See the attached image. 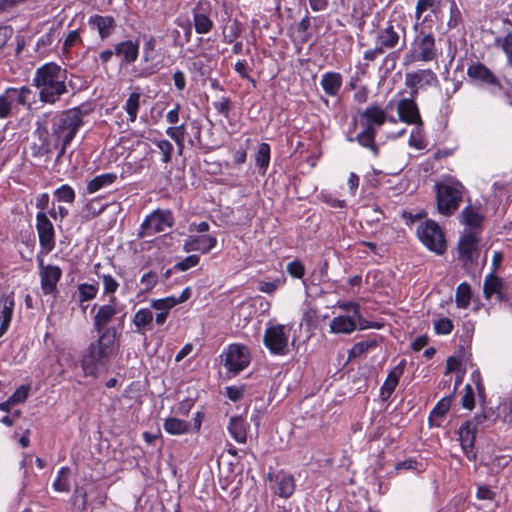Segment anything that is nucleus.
<instances>
[{
  "instance_id": "obj_1",
  "label": "nucleus",
  "mask_w": 512,
  "mask_h": 512,
  "mask_svg": "<svg viewBox=\"0 0 512 512\" xmlns=\"http://www.w3.org/2000/svg\"><path fill=\"white\" fill-rule=\"evenodd\" d=\"M66 70L61 69L55 63H47L35 72L34 85L39 89V97L42 102L54 104L60 97L68 92Z\"/></svg>"
},
{
  "instance_id": "obj_2",
  "label": "nucleus",
  "mask_w": 512,
  "mask_h": 512,
  "mask_svg": "<svg viewBox=\"0 0 512 512\" xmlns=\"http://www.w3.org/2000/svg\"><path fill=\"white\" fill-rule=\"evenodd\" d=\"M375 41V48L364 52V60L374 61L386 50L395 49L399 45L400 49L404 48L406 46V29L399 21L390 20L384 28L377 30Z\"/></svg>"
},
{
  "instance_id": "obj_3",
  "label": "nucleus",
  "mask_w": 512,
  "mask_h": 512,
  "mask_svg": "<svg viewBox=\"0 0 512 512\" xmlns=\"http://www.w3.org/2000/svg\"><path fill=\"white\" fill-rule=\"evenodd\" d=\"M115 328H107L97 341L90 344L82 359V368L85 375H96L99 367L104 366L113 352L115 342Z\"/></svg>"
},
{
  "instance_id": "obj_4",
  "label": "nucleus",
  "mask_w": 512,
  "mask_h": 512,
  "mask_svg": "<svg viewBox=\"0 0 512 512\" xmlns=\"http://www.w3.org/2000/svg\"><path fill=\"white\" fill-rule=\"evenodd\" d=\"M83 125V112L79 108L69 109L53 117L52 136L58 142L70 144Z\"/></svg>"
},
{
  "instance_id": "obj_5",
  "label": "nucleus",
  "mask_w": 512,
  "mask_h": 512,
  "mask_svg": "<svg viewBox=\"0 0 512 512\" xmlns=\"http://www.w3.org/2000/svg\"><path fill=\"white\" fill-rule=\"evenodd\" d=\"M436 200L440 214L450 216L459 208L464 187L460 183L437 184Z\"/></svg>"
},
{
  "instance_id": "obj_6",
  "label": "nucleus",
  "mask_w": 512,
  "mask_h": 512,
  "mask_svg": "<svg viewBox=\"0 0 512 512\" xmlns=\"http://www.w3.org/2000/svg\"><path fill=\"white\" fill-rule=\"evenodd\" d=\"M421 242L431 251L442 254L446 249L444 233L440 226L433 220H426L417 229Z\"/></svg>"
},
{
  "instance_id": "obj_7",
  "label": "nucleus",
  "mask_w": 512,
  "mask_h": 512,
  "mask_svg": "<svg viewBox=\"0 0 512 512\" xmlns=\"http://www.w3.org/2000/svg\"><path fill=\"white\" fill-rule=\"evenodd\" d=\"M289 333L285 325L270 326L263 336L264 345L275 355H285L288 347Z\"/></svg>"
},
{
  "instance_id": "obj_8",
  "label": "nucleus",
  "mask_w": 512,
  "mask_h": 512,
  "mask_svg": "<svg viewBox=\"0 0 512 512\" xmlns=\"http://www.w3.org/2000/svg\"><path fill=\"white\" fill-rule=\"evenodd\" d=\"M173 216L169 210H156L141 225V237L165 232L173 226Z\"/></svg>"
},
{
  "instance_id": "obj_9",
  "label": "nucleus",
  "mask_w": 512,
  "mask_h": 512,
  "mask_svg": "<svg viewBox=\"0 0 512 512\" xmlns=\"http://www.w3.org/2000/svg\"><path fill=\"white\" fill-rule=\"evenodd\" d=\"M437 75L430 69H419L405 74V85L410 89V96L415 98L420 89L438 86Z\"/></svg>"
},
{
  "instance_id": "obj_10",
  "label": "nucleus",
  "mask_w": 512,
  "mask_h": 512,
  "mask_svg": "<svg viewBox=\"0 0 512 512\" xmlns=\"http://www.w3.org/2000/svg\"><path fill=\"white\" fill-rule=\"evenodd\" d=\"M414 59L429 62L437 57L435 37L432 33L420 32L413 42Z\"/></svg>"
},
{
  "instance_id": "obj_11",
  "label": "nucleus",
  "mask_w": 512,
  "mask_h": 512,
  "mask_svg": "<svg viewBox=\"0 0 512 512\" xmlns=\"http://www.w3.org/2000/svg\"><path fill=\"white\" fill-rule=\"evenodd\" d=\"M249 363L250 354L246 346L232 344L228 347L225 354L224 365L230 372L237 374L245 369Z\"/></svg>"
},
{
  "instance_id": "obj_12",
  "label": "nucleus",
  "mask_w": 512,
  "mask_h": 512,
  "mask_svg": "<svg viewBox=\"0 0 512 512\" xmlns=\"http://www.w3.org/2000/svg\"><path fill=\"white\" fill-rule=\"evenodd\" d=\"M36 229L40 245L47 252H50L55 246L54 227L43 211L38 212L36 215Z\"/></svg>"
},
{
  "instance_id": "obj_13",
  "label": "nucleus",
  "mask_w": 512,
  "mask_h": 512,
  "mask_svg": "<svg viewBox=\"0 0 512 512\" xmlns=\"http://www.w3.org/2000/svg\"><path fill=\"white\" fill-rule=\"evenodd\" d=\"M484 415H476L473 420L466 421L460 426L459 440L465 454L470 457L473 452L477 425L484 421Z\"/></svg>"
},
{
  "instance_id": "obj_14",
  "label": "nucleus",
  "mask_w": 512,
  "mask_h": 512,
  "mask_svg": "<svg viewBox=\"0 0 512 512\" xmlns=\"http://www.w3.org/2000/svg\"><path fill=\"white\" fill-rule=\"evenodd\" d=\"M41 288L44 294H54L57 290L62 270L58 266L44 265L43 260H39Z\"/></svg>"
},
{
  "instance_id": "obj_15",
  "label": "nucleus",
  "mask_w": 512,
  "mask_h": 512,
  "mask_svg": "<svg viewBox=\"0 0 512 512\" xmlns=\"http://www.w3.org/2000/svg\"><path fill=\"white\" fill-rule=\"evenodd\" d=\"M467 75L475 81L504 90L498 77L483 63H472L467 69Z\"/></svg>"
},
{
  "instance_id": "obj_16",
  "label": "nucleus",
  "mask_w": 512,
  "mask_h": 512,
  "mask_svg": "<svg viewBox=\"0 0 512 512\" xmlns=\"http://www.w3.org/2000/svg\"><path fill=\"white\" fill-rule=\"evenodd\" d=\"M397 112L401 121L408 124L422 125V119L414 98H403L398 102Z\"/></svg>"
},
{
  "instance_id": "obj_17",
  "label": "nucleus",
  "mask_w": 512,
  "mask_h": 512,
  "mask_svg": "<svg viewBox=\"0 0 512 512\" xmlns=\"http://www.w3.org/2000/svg\"><path fill=\"white\" fill-rule=\"evenodd\" d=\"M267 478L270 482H275L274 491L281 497L291 496L295 490L294 478L291 475L281 471L276 474L269 472Z\"/></svg>"
},
{
  "instance_id": "obj_18",
  "label": "nucleus",
  "mask_w": 512,
  "mask_h": 512,
  "mask_svg": "<svg viewBox=\"0 0 512 512\" xmlns=\"http://www.w3.org/2000/svg\"><path fill=\"white\" fill-rule=\"evenodd\" d=\"M115 301L116 298L114 296L110 297V303L100 306L96 315L94 316V328L99 333V335H102V333L107 329L106 325L117 314V310L114 307Z\"/></svg>"
},
{
  "instance_id": "obj_19",
  "label": "nucleus",
  "mask_w": 512,
  "mask_h": 512,
  "mask_svg": "<svg viewBox=\"0 0 512 512\" xmlns=\"http://www.w3.org/2000/svg\"><path fill=\"white\" fill-rule=\"evenodd\" d=\"M216 243V238L210 235L189 237L184 242L183 250L185 252L199 251L206 254L216 246Z\"/></svg>"
},
{
  "instance_id": "obj_20",
  "label": "nucleus",
  "mask_w": 512,
  "mask_h": 512,
  "mask_svg": "<svg viewBox=\"0 0 512 512\" xmlns=\"http://www.w3.org/2000/svg\"><path fill=\"white\" fill-rule=\"evenodd\" d=\"M209 10L208 4L202 2H199L193 10L194 27L198 34H206L213 27V22L208 16Z\"/></svg>"
},
{
  "instance_id": "obj_21",
  "label": "nucleus",
  "mask_w": 512,
  "mask_h": 512,
  "mask_svg": "<svg viewBox=\"0 0 512 512\" xmlns=\"http://www.w3.org/2000/svg\"><path fill=\"white\" fill-rule=\"evenodd\" d=\"M88 23L98 31L102 40L110 37L116 28V21L112 16L92 15Z\"/></svg>"
},
{
  "instance_id": "obj_22",
  "label": "nucleus",
  "mask_w": 512,
  "mask_h": 512,
  "mask_svg": "<svg viewBox=\"0 0 512 512\" xmlns=\"http://www.w3.org/2000/svg\"><path fill=\"white\" fill-rule=\"evenodd\" d=\"M505 284L501 278L496 276L495 269L485 277L483 291L486 299L496 295L499 300L504 299Z\"/></svg>"
},
{
  "instance_id": "obj_23",
  "label": "nucleus",
  "mask_w": 512,
  "mask_h": 512,
  "mask_svg": "<svg viewBox=\"0 0 512 512\" xmlns=\"http://www.w3.org/2000/svg\"><path fill=\"white\" fill-rule=\"evenodd\" d=\"M139 43L132 40L122 41L115 45V54L122 57L125 64L134 63L138 58Z\"/></svg>"
},
{
  "instance_id": "obj_24",
  "label": "nucleus",
  "mask_w": 512,
  "mask_h": 512,
  "mask_svg": "<svg viewBox=\"0 0 512 512\" xmlns=\"http://www.w3.org/2000/svg\"><path fill=\"white\" fill-rule=\"evenodd\" d=\"M403 370V366L398 365L388 373L387 378L380 390V397L383 401L388 400L394 392L398 385L399 378L403 374Z\"/></svg>"
},
{
  "instance_id": "obj_25",
  "label": "nucleus",
  "mask_w": 512,
  "mask_h": 512,
  "mask_svg": "<svg viewBox=\"0 0 512 512\" xmlns=\"http://www.w3.org/2000/svg\"><path fill=\"white\" fill-rule=\"evenodd\" d=\"M477 243L478 240L473 233L465 234L459 244L458 251L461 258L465 261H470L477 254Z\"/></svg>"
},
{
  "instance_id": "obj_26",
  "label": "nucleus",
  "mask_w": 512,
  "mask_h": 512,
  "mask_svg": "<svg viewBox=\"0 0 512 512\" xmlns=\"http://www.w3.org/2000/svg\"><path fill=\"white\" fill-rule=\"evenodd\" d=\"M174 306H176V302L173 296L151 301V307L158 311L155 317V321L158 325L166 321L169 311Z\"/></svg>"
},
{
  "instance_id": "obj_27",
  "label": "nucleus",
  "mask_w": 512,
  "mask_h": 512,
  "mask_svg": "<svg viewBox=\"0 0 512 512\" xmlns=\"http://www.w3.org/2000/svg\"><path fill=\"white\" fill-rule=\"evenodd\" d=\"M357 328V324L353 317L349 316H338L332 319L330 322L331 332L335 334H351Z\"/></svg>"
},
{
  "instance_id": "obj_28",
  "label": "nucleus",
  "mask_w": 512,
  "mask_h": 512,
  "mask_svg": "<svg viewBox=\"0 0 512 512\" xmlns=\"http://www.w3.org/2000/svg\"><path fill=\"white\" fill-rule=\"evenodd\" d=\"M451 406V397H444L433 408L429 416L430 425L440 427Z\"/></svg>"
},
{
  "instance_id": "obj_29",
  "label": "nucleus",
  "mask_w": 512,
  "mask_h": 512,
  "mask_svg": "<svg viewBox=\"0 0 512 512\" xmlns=\"http://www.w3.org/2000/svg\"><path fill=\"white\" fill-rule=\"evenodd\" d=\"M376 128L372 125H367L366 128L357 135L356 140L357 142L365 147L369 148L374 156L379 155V148L375 143V136H376Z\"/></svg>"
},
{
  "instance_id": "obj_30",
  "label": "nucleus",
  "mask_w": 512,
  "mask_h": 512,
  "mask_svg": "<svg viewBox=\"0 0 512 512\" xmlns=\"http://www.w3.org/2000/svg\"><path fill=\"white\" fill-rule=\"evenodd\" d=\"M342 85V77L339 73L327 72L322 76L321 86L326 94L336 96Z\"/></svg>"
},
{
  "instance_id": "obj_31",
  "label": "nucleus",
  "mask_w": 512,
  "mask_h": 512,
  "mask_svg": "<svg viewBox=\"0 0 512 512\" xmlns=\"http://www.w3.org/2000/svg\"><path fill=\"white\" fill-rule=\"evenodd\" d=\"M361 117L367 121V125L381 126L385 123L387 114L378 105H371L365 109Z\"/></svg>"
},
{
  "instance_id": "obj_32",
  "label": "nucleus",
  "mask_w": 512,
  "mask_h": 512,
  "mask_svg": "<svg viewBox=\"0 0 512 512\" xmlns=\"http://www.w3.org/2000/svg\"><path fill=\"white\" fill-rule=\"evenodd\" d=\"M228 430L231 436L239 443H245L247 439V431L244 419L241 416L232 417L230 419Z\"/></svg>"
},
{
  "instance_id": "obj_33",
  "label": "nucleus",
  "mask_w": 512,
  "mask_h": 512,
  "mask_svg": "<svg viewBox=\"0 0 512 512\" xmlns=\"http://www.w3.org/2000/svg\"><path fill=\"white\" fill-rule=\"evenodd\" d=\"M117 179L114 173H105L94 177L87 185L88 193H95L103 187L113 184Z\"/></svg>"
},
{
  "instance_id": "obj_34",
  "label": "nucleus",
  "mask_w": 512,
  "mask_h": 512,
  "mask_svg": "<svg viewBox=\"0 0 512 512\" xmlns=\"http://www.w3.org/2000/svg\"><path fill=\"white\" fill-rule=\"evenodd\" d=\"M3 304L0 310V337L6 333L9 328L12 312L14 308V301L12 299L1 300Z\"/></svg>"
},
{
  "instance_id": "obj_35",
  "label": "nucleus",
  "mask_w": 512,
  "mask_h": 512,
  "mask_svg": "<svg viewBox=\"0 0 512 512\" xmlns=\"http://www.w3.org/2000/svg\"><path fill=\"white\" fill-rule=\"evenodd\" d=\"M163 426L167 433L171 435H181L188 432L190 425L184 420L170 417L164 421Z\"/></svg>"
},
{
  "instance_id": "obj_36",
  "label": "nucleus",
  "mask_w": 512,
  "mask_h": 512,
  "mask_svg": "<svg viewBox=\"0 0 512 512\" xmlns=\"http://www.w3.org/2000/svg\"><path fill=\"white\" fill-rule=\"evenodd\" d=\"M460 217L462 222L472 228H478L482 225L483 216L477 212L473 207L468 206L462 210Z\"/></svg>"
},
{
  "instance_id": "obj_37",
  "label": "nucleus",
  "mask_w": 512,
  "mask_h": 512,
  "mask_svg": "<svg viewBox=\"0 0 512 512\" xmlns=\"http://www.w3.org/2000/svg\"><path fill=\"white\" fill-rule=\"evenodd\" d=\"M153 321V312L151 309L143 308L137 311L133 318V323L137 327L138 332L147 329Z\"/></svg>"
},
{
  "instance_id": "obj_38",
  "label": "nucleus",
  "mask_w": 512,
  "mask_h": 512,
  "mask_svg": "<svg viewBox=\"0 0 512 512\" xmlns=\"http://www.w3.org/2000/svg\"><path fill=\"white\" fill-rule=\"evenodd\" d=\"M471 288L467 283H461L456 289L455 301L460 308H467L470 304Z\"/></svg>"
},
{
  "instance_id": "obj_39",
  "label": "nucleus",
  "mask_w": 512,
  "mask_h": 512,
  "mask_svg": "<svg viewBox=\"0 0 512 512\" xmlns=\"http://www.w3.org/2000/svg\"><path fill=\"white\" fill-rule=\"evenodd\" d=\"M140 97L139 93L133 92L129 95L125 103L124 109L129 116L130 122H134L137 118V113L140 107Z\"/></svg>"
},
{
  "instance_id": "obj_40",
  "label": "nucleus",
  "mask_w": 512,
  "mask_h": 512,
  "mask_svg": "<svg viewBox=\"0 0 512 512\" xmlns=\"http://www.w3.org/2000/svg\"><path fill=\"white\" fill-rule=\"evenodd\" d=\"M256 165L266 171L270 163V146L267 143H261L255 154Z\"/></svg>"
},
{
  "instance_id": "obj_41",
  "label": "nucleus",
  "mask_w": 512,
  "mask_h": 512,
  "mask_svg": "<svg viewBox=\"0 0 512 512\" xmlns=\"http://www.w3.org/2000/svg\"><path fill=\"white\" fill-rule=\"evenodd\" d=\"M70 469L62 467L58 472V477L53 483V487L58 492H68L70 490L69 482Z\"/></svg>"
},
{
  "instance_id": "obj_42",
  "label": "nucleus",
  "mask_w": 512,
  "mask_h": 512,
  "mask_svg": "<svg viewBox=\"0 0 512 512\" xmlns=\"http://www.w3.org/2000/svg\"><path fill=\"white\" fill-rule=\"evenodd\" d=\"M166 134L177 143L179 152L181 153L182 149L184 147V138H185L184 125L169 127L166 130Z\"/></svg>"
},
{
  "instance_id": "obj_43",
  "label": "nucleus",
  "mask_w": 512,
  "mask_h": 512,
  "mask_svg": "<svg viewBox=\"0 0 512 512\" xmlns=\"http://www.w3.org/2000/svg\"><path fill=\"white\" fill-rule=\"evenodd\" d=\"M54 195L60 202L72 203L75 200V192L69 185H62L54 192Z\"/></svg>"
},
{
  "instance_id": "obj_44",
  "label": "nucleus",
  "mask_w": 512,
  "mask_h": 512,
  "mask_svg": "<svg viewBox=\"0 0 512 512\" xmlns=\"http://www.w3.org/2000/svg\"><path fill=\"white\" fill-rule=\"evenodd\" d=\"M377 345L375 340H368L356 343L350 350L349 357L356 358Z\"/></svg>"
},
{
  "instance_id": "obj_45",
  "label": "nucleus",
  "mask_w": 512,
  "mask_h": 512,
  "mask_svg": "<svg viewBox=\"0 0 512 512\" xmlns=\"http://www.w3.org/2000/svg\"><path fill=\"white\" fill-rule=\"evenodd\" d=\"M79 295H80V301H88L93 298H95L98 288L95 285L92 284H80L78 287Z\"/></svg>"
},
{
  "instance_id": "obj_46",
  "label": "nucleus",
  "mask_w": 512,
  "mask_h": 512,
  "mask_svg": "<svg viewBox=\"0 0 512 512\" xmlns=\"http://www.w3.org/2000/svg\"><path fill=\"white\" fill-rule=\"evenodd\" d=\"M497 43L500 44L509 65L512 66V33H508L503 38L498 39Z\"/></svg>"
},
{
  "instance_id": "obj_47",
  "label": "nucleus",
  "mask_w": 512,
  "mask_h": 512,
  "mask_svg": "<svg viewBox=\"0 0 512 512\" xmlns=\"http://www.w3.org/2000/svg\"><path fill=\"white\" fill-rule=\"evenodd\" d=\"M199 256L197 255H190L187 256L184 260L177 262L173 269L179 270V271H186L194 266H196L199 263Z\"/></svg>"
},
{
  "instance_id": "obj_48",
  "label": "nucleus",
  "mask_w": 512,
  "mask_h": 512,
  "mask_svg": "<svg viewBox=\"0 0 512 512\" xmlns=\"http://www.w3.org/2000/svg\"><path fill=\"white\" fill-rule=\"evenodd\" d=\"M287 272L294 278H302L305 274V268L302 262L295 260L287 265Z\"/></svg>"
},
{
  "instance_id": "obj_49",
  "label": "nucleus",
  "mask_w": 512,
  "mask_h": 512,
  "mask_svg": "<svg viewBox=\"0 0 512 512\" xmlns=\"http://www.w3.org/2000/svg\"><path fill=\"white\" fill-rule=\"evenodd\" d=\"M157 147L163 154L162 161L164 163H169L171 161L173 145L168 140H160L157 142Z\"/></svg>"
},
{
  "instance_id": "obj_50",
  "label": "nucleus",
  "mask_w": 512,
  "mask_h": 512,
  "mask_svg": "<svg viewBox=\"0 0 512 512\" xmlns=\"http://www.w3.org/2000/svg\"><path fill=\"white\" fill-rule=\"evenodd\" d=\"M434 328L438 334H449L453 329V324L448 318H441L435 321Z\"/></svg>"
},
{
  "instance_id": "obj_51",
  "label": "nucleus",
  "mask_w": 512,
  "mask_h": 512,
  "mask_svg": "<svg viewBox=\"0 0 512 512\" xmlns=\"http://www.w3.org/2000/svg\"><path fill=\"white\" fill-rule=\"evenodd\" d=\"M102 282L104 286V293L113 294L119 287L118 282L111 275H102Z\"/></svg>"
},
{
  "instance_id": "obj_52",
  "label": "nucleus",
  "mask_w": 512,
  "mask_h": 512,
  "mask_svg": "<svg viewBox=\"0 0 512 512\" xmlns=\"http://www.w3.org/2000/svg\"><path fill=\"white\" fill-rule=\"evenodd\" d=\"M353 319L355 320L356 324H357V327H359L360 330H365V329H368V328H380L381 325L376 323V322H369L367 321L366 319H364L360 313V311H358L357 314H355L353 316Z\"/></svg>"
},
{
  "instance_id": "obj_53",
  "label": "nucleus",
  "mask_w": 512,
  "mask_h": 512,
  "mask_svg": "<svg viewBox=\"0 0 512 512\" xmlns=\"http://www.w3.org/2000/svg\"><path fill=\"white\" fill-rule=\"evenodd\" d=\"M31 149L34 156H44L52 151L50 144L46 140H42L40 145L34 144Z\"/></svg>"
},
{
  "instance_id": "obj_54",
  "label": "nucleus",
  "mask_w": 512,
  "mask_h": 512,
  "mask_svg": "<svg viewBox=\"0 0 512 512\" xmlns=\"http://www.w3.org/2000/svg\"><path fill=\"white\" fill-rule=\"evenodd\" d=\"M243 393H244L243 387L230 386V387H226L225 395L227 396V398L229 400L236 402L243 397Z\"/></svg>"
},
{
  "instance_id": "obj_55",
  "label": "nucleus",
  "mask_w": 512,
  "mask_h": 512,
  "mask_svg": "<svg viewBox=\"0 0 512 512\" xmlns=\"http://www.w3.org/2000/svg\"><path fill=\"white\" fill-rule=\"evenodd\" d=\"M28 396V389L25 386L19 387L10 397V402L14 404L22 403Z\"/></svg>"
},
{
  "instance_id": "obj_56",
  "label": "nucleus",
  "mask_w": 512,
  "mask_h": 512,
  "mask_svg": "<svg viewBox=\"0 0 512 512\" xmlns=\"http://www.w3.org/2000/svg\"><path fill=\"white\" fill-rule=\"evenodd\" d=\"M465 394L462 397V405L464 408L472 409L474 407V392L472 387L467 384L465 386Z\"/></svg>"
},
{
  "instance_id": "obj_57",
  "label": "nucleus",
  "mask_w": 512,
  "mask_h": 512,
  "mask_svg": "<svg viewBox=\"0 0 512 512\" xmlns=\"http://www.w3.org/2000/svg\"><path fill=\"white\" fill-rule=\"evenodd\" d=\"M435 7V0H418L416 5V17L417 19H420L421 14L428 10V9H434Z\"/></svg>"
},
{
  "instance_id": "obj_58",
  "label": "nucleus",
  "mask_w": 512,
  "mask_h": 512,
  "mask_svg": "<svg viewBox=\"0 0 512 512\" xmlns=\"http://www.w3.org/2000/svg\"><path fill=\"white\" fill-rule=\"evenodd\" d=\"M141 283L145 286L146 290H151L157 283V275L149 271L142 276Z\"/></svg>"
},
{
  "instance_id": "obj_59",
  "label": "nucleus",
  "mask_w": 512,
  "mask_h": 512,
  "mask_svg": "<svg viewBox=\"0 0 512 512\" xmlns=\"http://www.w3.org/2000/svg\"><path fill=\"white\" fill-rule=\"evenodd\" d=\"M81 41L80 34L78 31L74 30L69 32L65 41H64V50L68 51L72 46Z\"/></svg>"
},
{
  "instance_id": "obj_60",
  "label": "nucleus",
  "mask_w": 512,
  "mask_h": 512,
  "mask_svg": "<svg viewBox=\"0 0 512 512\" xmlns=\"http://www.w3.org/2000/svg\"><path fill=\"white\" fill-rule=\"evenodd\" d=\"M12 105L4 94L0 95V118H7L11 113Z\"/></svg>"
},
{
  "instance_id": "obj_61",
  "label": "nucleus",
  "mask_w": 512,
  "mask_h": 512,
  "mask_svg": "<svg viewBox=\"0 0 512 512\" xmlns=\"http://www.w3.org/2000/svg\"><path fill=\"white\" fill-rule=\"evenodd\" d=\"M32 94V91L30 88L24 86L20 89H18V104L19 105H29V98H30V95Z\"/></svg>"
},
{
  "instance_id": "obj_62",
  "label": "nucleus",
  "mask_w": 512,
  "mask_h": 512,
  "mask_svg": "<svg viewBox=\"0 0 512 512\" xmlns=\"http://www.w3.org/2000/svg\"><path fill=\"white\" fill-rule=\"evenodd\" d=\"M450 13H451V16H450L448 25L450 27H456L457 24L459 23V21L461 20V13H460L457 5L455 4V2H452V4H451Z\"/></svg>"
},
{
  "instance_id": "obj_63",
  "label": "nucleus",
  "mask_w": 512,
  "mask_h": 512,
  "mask_svg": "<svg viewBox=\"0 0 512 512\" xmlns=\"http://www.w3.org/2000/svg\"><path fill=\"white\" fill-rule=\"evenodd\" d=\"M13 29L11 26H0V49L12 37Z\"/></svg>"
},
{
  "instance_id": "obj_64",
  "label": "nucleus",
  "mask_w": 512,
  "mask_h": 512,
  "mask_svg": "<svg viewBox=\"0 0 512 512\" xmlns=\"http://www.w3.org/2000/svg\"><path fill=\"white\" fill-rule=\"evenodd\" d=\"M230 104L231 101L229 98H223L222 101L215 103V108L220 114L227 117L230 111Z\"/></svg>"
}]
</instances>
